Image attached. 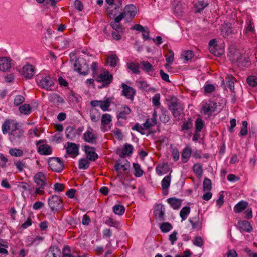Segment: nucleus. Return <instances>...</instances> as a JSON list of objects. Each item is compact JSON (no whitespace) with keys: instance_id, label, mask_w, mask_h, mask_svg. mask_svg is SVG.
I'll return each instance as SVG.
<instances>
[{"instance_id":"49","label":"nucleus","mask_w":257,"mask_h":257,"mask_svg":"<svg viewBox=\"0 0 257 257\" xmlns=\"http://www.w3.org/2000/svg\"><path fill=\"white\" fill-rule=\"evenodd\" d=\"M193 126L192 120L191 118L188 119L187 120H184L181 125V130H187Z\"/></svg>"},{"instance_id":"5","label":"nucleus","mask_w":257,"mask_h":257,"mask_svg":"<svg viewBox=\"0 0 257 257\" xmlns=\"http://www.w3.org/2000/svg\"><path fill=\"white\" fill-rule=\"evenodd\" d=\"M74 69L80 74L86 75L88 73L89 66L83 58H78L74 63Z\"/></svg>"},{"instance_id":"15","label":"nucleus","mask_w":257,"mask_h":257,"mask_svg":"<svg viewBox=\"0 0 257 257\" xmlns=\"http://www.w3.org/2000/svg\"><path fill=\"white\" fill-rule=\"evenodd\" d=\"M11 61L9 57H2L0 58V71L2 72L8 71L11 67Z\"/></svg>"},{"instance_id":"30","label":"nucleus","mask_w":257,"mask_h":257,"mask_svg":"<svg viewBox=\"0 0 257 257\" xmlns=\"http://www.w3.org/2000/svg\"><path fill=\"white\" fill-rule=\"evenodd\" d=\"M191 149L189 147H185L182 153L181 160L183 163H186L191 155Z\"/></svg>"},{"instance_id":"4","label":"nucleus","mask_w":257,"mask_h":257,"mask_svg":"<svg viewBox=\"0 0 257 257\" xmlns=\"http://www.w3.org/2000/svg\"><path fill=\"white\" fill-rule=\"evenodd\" d=\"M93 78L98 82L102 83V87H108L113 80V76L108 71H105L100 74H94Z\"/></svg>"},{"instance_id":"46","label":"nucleus","mask_w":257,"mask_h":257,"mask_svg":"<svg viewBox=\"0 0 257 257\" xmlns=\"http://www.w3.org/2000/svg\"><path fill=\"white\" fill-rule=\"evenodd\" d=\"M203 191H210L212 188V183L210 179L205 178L203 182Z\"/></svg>"},{"instance_id":"1","label":"nucleus","mask_w":257,"mask_h":257,"mask_svg":"<svg viewBox=\"0 0 257 257\" xmlns=\"http://www.w3.org/2000/svg\"><path fill=\"white\" fill-rule=\"evenodd\" d=\"M36 82L41 88L52 91L54 87L55 79L49 75L39 74L37 76Z\"/></svg>"},{"instance_id":"13","label":"nucleus","mask_w":257,"mask_h":257,"mask_svg":"<svg viewBox=\"0 0 257 257\" xmlns=\"http://www.w3.org/2000/svg\"><path fill=\"white\" fill-rule=\"evenodd\" d=\"M84 151L86 154L87 160L95 161L98 158V155L95 152V148L86 145L84 147Z\"/></svg>"},{"instance_id":"57","label":"nucleus","mask_w":257,"mask_h":257,"mask_svg":"<svg viewBox=\"0 0 257 257\" xmlns=\"http://www.w3.org/2000/svg\"><path fill=\"white\" fill-rule=\"evenodd\" d=\"M113 133L114 134L115 137L119 140L122 139L123 135L121 131V130L118 128H115L112 131Z\"/></svg>"},{"instance_id":"3","label":"nucleus","mask_w":257,"mask_h":257,"mask_svg":"<svg viewBox=\"0 0 257 257\" xmlns=\"http://www.w3.org/2000/svg\"><path fill=\"white\" fill-rule=\"evenodd\" d=\"M137 13V8L133 4L126 5L123 11L117 16V19L122 20L125 19L126 21H130L135 16Z\"/></svg>"},{"instance_id":"19","label":"nucleus","mask_w":257,"mask_h":257,"mask_svg":"<svg viewBox=\"0 0 257 257\" xmlns=\"http://www.w3.org/2000/svg\"><path fill=\"white\" fill-rule=\"evenodd\" d=\"M117 17H116L114 19V21H111L110 22V26L112 28L115 30L114 32H118L119 33H124L125 28L123 25L119 24V22L121 21V20H117Z\"/></svg>"},{"instance_id":"63","label":"nucleus","mask_w":257,"mask_h":257,"mask_svg":"<svg viewBox=\"0 0 257 257\" xmlns=\"http://www.w3.org/2000/svg\"><path fill=\"white\" fill-rule=\"evenodd\" d=\"M54 190L55 191L61 192L64 190L65 186L63 184L56 183L54 185Z\"/></svg>"},{"instance_id":"22","label":"nucleus","mask_w":257,"mask_h":257,"mask_svg":"<svg viewBox=\"0 0 257 257\" xmlns=\"http://www.w3.org/2000/svg\"><path fill=\"white\" fill-rule=\"evenodd\" d=\"M61 250L56 246H51L45 257H60Z\"/></svg>"},{"instance_id":"36","label":"nucleus","mask_w":257,"mask_h":257,"mask_svg":"<svg viewBox=\"0 0 257 257\" xmlns=\"http://www.w3.org/2000/svg\"><path fill=\"white\" fill-rule=\"evenodd\" d=\"M171 182V173L166 176L162 180L161 186L163 190L167 189L170 186Z\"/></svg>"},{"instance_id":"40","label":"nucleus","mask_w":257,"mask_h":257,"mask_svg":"<svg viewBox=\"0 0 257 257\" xmlns=\"http://www.w3.org/2000/svg\"><path fill=\"white\" fill-rule=\"evenodd\" d=\"M199 215L197 217H195L189 219V221L191 223L192 227L193 229L200 228L201 227V223L199 221L198 219Z\"/></svg>"},{"instance_id":"11","label":"nucleus","mask_w":257,"mask_h":257,"mask_svg":"<svg viewBox=\"0 0 257 257\" xmlns=\"http://www.w3.org/2000/svg\"><path fill=\"white\" fill-rule=\"evenodd\" d=\"M120 87L122 88L121 95L128 99L133 100L136 94L135 89L124 83L121 84Z\"/></svg>"},{"instance_id":"14","label":"nucleus","mask_w":257,"mask_h":257,"mask_svg":"<svg viewBox=\"0 0 257 257\" xmlns=\"http://www.w3.org/2000/svg\"><path fill=\"white\" fill-rule=\"evenodd\" d=\"M66 151L72 158H75L79 154V146L74 143L67 142Z\"/></svg>"},{"instance_id":"34","label":"nucleus","mask_w":257,"mask_h":257,"mask_svg":"<svg viewBox=\"0 0 257 257\" xmlns=\"http://www.w3.org/2000/svg\"><path fill=\"white\" fill-rule=\"evenodd\" d=\"M168 168V166L167 164H159L157 166L156 171L159 175H161L167 173V170Z\"/></svg>"},{"instance_id":"43","label":"nucleus","mask_w":257,"mask_h":257,"mask_svg":"<svg viewBox=\"0 0 257 257\" xmlns=\"http://www.w3.org/2000/svg\"><path fill=\"white\" fill-rule=\"evenodd\" d=\"M193 170L197 177H200L203 173L202 166L199 164H195L193 166Z\"/></svg>"},{"instance_id":"7","label":"nucleus","mask_w":257,"mask_h":257,"mask_svg":"<svg viewBox=\"0 0 257 257\" xmlns=\"http://www.w3.org/2000/svg\"><path fill=\"white\" fill-rule=\"evenodd\" d=\"M48 163L51 169L56 172H61L64 167L63 161L58 157L50 158Z\"/></svg>"},{"instance_id":"32","label":"nucleus","mask_w":257,"mask_h":257,"mask_svg":"<svg viewBox=\"0 0 257 257\" xmlns=\"http://www.w3.org/2000/svg\"><path fill=\"white\" fill-rule=\"evenodd\" d=\"M127 68L132 71L133 74H139L140 73L139 65L133 62L126 63Z\"/></svg>"},{"instance_id":"12","label":"nucleus","mask_w":257,"mask_h":257,"mask_svg":"<svg viewBox=\"0 0 257 257\" xmlns=\"http://www.w3.org/2000/svg\"><path fill=\"white\" fill-rule=\"evenodd\" d=\"M45 142V140H40L36 142V145L38 148V152L41 155H50L52 153V149L50 146L47 144H41Z\"/></svg>"},{"instance_id":"38","label":"nucleus","mask_w":257,"mask_h":257,"mask_svg":"<svg viewBox=\"0 0 257 257\" xmlns=\"http://www.w3.org/2000/svg\"><path fill=\"white\" fill-rule=\"evenodd\" d=\"M125 209V207L120 204H116L113 207V212L117 215H122L124 214Z\"/></svg>"},{"instance_id":"18","label":"nucleus","mask_w":257,"mask_h":257,"mask_svg":"<svg viewBox=\"0 0 257 257\" xmlns=\"http://www.w3.org/2000/svg\"><path fill=\"white\" fill-rule=\"evenodd\" d=\"M237 227L240 230L250 233L252 230V226L248 221L241 220L237 222Z\"/></svg>"},{"instance_id":"37","label":"nucleus","mask_w":257,"mask_h":257,"mask_svg":"<svg viewBox=\"0 0 257 257\" xmlns=\"http://www.w3.org/2000/svg\"><path fill=\"white\" fill-rule=\"evenodd\" d=\"M119 59L116 55H111L107 58V63L112 67H114L116 66L118 62Z\"/></svg>"},{"instance_id":"42","label":"nucleus","mask_w":257,"mask_h":257,"mask_svg":"<svg viewBox=\"0 0 257 257\" xmlns=\"http://www.w3.org/2000/svg\"><path fill=\"white\" fill-rule=\"evenodd\" d=\"M190 213V208L188 206H185L182 208L180 211V216L182 220H185L187 216Z\"/></svg>"},{"instance_id":"6","label":"nucleus","mask_w":257,"mask_h":257,"mask_svg":"<svg viewBox=\"0 0 257 257\" xmlns=\"http://www.w3.org/2000/svg\"><path fill=\"white\" fill-rule=\"evenodd\" d=\"M230 59L233 62H236L239 67H246L250 64L249 58L237 51L234 53Z\"/></svg>"},{"instance_id":"48","label":"nucleus","mask_w":257,"mask_h":257,"mask_svg":"<svg viewBox=\"0 0 257 257\" xmlns=\"http://www.w3.org/2000/svg\"><path fill=\"white\" fill-rule=\"evenodd\" d=\"M66 137L68 139L72 140L75 137V129L71 126L66 128L65 130Z\"/></svg>"},{"instance_id":"21","label":"nucleus","mask_w":257,"mask_h":257,"mask_svg":"<svg viewBox=\"0 0 257 257\" xmlns=\"http://www.w3.org/2000/svg\"><path fill=\"white\" fill-rule=\"evenodd\" d=\"M84 140L85 142L94 144L96 143V136L91 131L87 130L84 134Z\"/></svg>"},{"instance_id":"2","label":"nucleus","mask_w":257,"mask_h":257,"mask_svg":"<svg viewBox=\"0 0 257 257\" xmlns=\"http://www.w3.org/2000/svg\"><path fill=\"white\" fill-rule=\"evenodd\" d=\"M2 130L3 134H8L9 139L12 142L15 141L16 121L12 119H6L2 124Z\"/></svg>"},{"instance_id":"33","label":"nucleus","mask_w":257,"mask_h":257,"mask_svg":"<svg viewBox=\"0 0 257 257\" xmlns=\"http://www.w3.org/2000/svg\"><path fill=\"white\" fill-rule=\"evenodd\" d=\"M19 110L21 114L29 115L31 113L32 108L29 104H24L19 106Z\"/></svg>"},{"instance_id":"61","label":"nucleus","mask_w":257,"mask_h":257,"mask_svg":"<svg viewBox=\"0 0 257 257\" xmlns=\"http://www.w3.org/2000/svg\"><path fill=\"white\" fill-rule=\"evenodd\" d=\"M193 244L198 247H201L203 244L202 238L200 236H196L193 241Z\"/></svg>"},{"instance_id":"53","label":"nucleus","mask_w":257,"mask_h":257,"mask_svg":"<svg viewBox=\"0 0 257 257\" xmlns=\"http://www.w3.org/2000/svg\"><path fill=\"white\" fill-rule=\"evenodd\" d=\"M157 124V121L152 119L148 118L146 120L144 123L142 124L143 127L145 128H149L152 126H155Z\"/></svg>"},{"instance_id":"20","label":"nucleus","mask_w":257,"mask_h":257,"mask_svg":"<svg viewBox=\"0 0 257 257\" xmlns=\"http://www.w3.org/2000/svg\"><path fill=\"white\" fill-rule=\"evenodd\" d=\"M131 110L130 108L127 105H123L121 107L120 110L117 114V118L118 119H126L127 116L130 114Z\"/></svg>"},{"instance_id":"50","label":"nucleus","mask_w":257,"mask_h":257,"mask_svg":"<svg viewBox=\"0 0 257 257\" xmlns=\"http://www.w3.org/2000/svg\"><path fill=\"white\" fill-rule=\"evenodd\" d=\"M204 126V123L200 118H197L196 119L195 123V132L196 133L200 132L202 128Z\"/></svg>"},{"instance_id":"44","label":"nucleus","mask_w":257,"mask_h":257,"mask_svg":"<svg viewBox=\"0 0 257 257\" xmlns=\"http://www.w3.org/2000/svg\"><path fill=\"white\" fill-rule=\"evenodd\" d=\"M130 165L128 164L121 165L119 163H116L114 168L118 173H121V170L125 172L128 170Z\"/></svg>"},{"instance_id":"26","label":"nucleus","mask_w":257,"mask_h":257,"mask_svg":"<svg viewBox=\"0 0 257 257\" xmlns=\"http://www.w3.org/2000/svg\"><path fill=\"white\" fill-rule=\"evenodd\" d=\"M167 202L174 209H178L181 205V200L175 197L168 198L167 199Z\"/></svg>"},{"instance_id":"27","label":"nucleus","mask_w":257,"mask_h":257,"mask_svg":"<svg viewBox=\"0 0 257 257\" xmlns=\"http://www.w3.org/2000/svg\"><path fill=\"white\" fill-rule=\"evenodd\" d=\"M49 100L50 102L59 105L64 102V100L60 95L57 94H52L49 97Z\"/></svg>"},{"instance_id":"8","label":"nucleus","mask_w":257,"mask_h":257,"mask_svg":"<svg viewBox=\"0 0 257 257\" xmlns=\"http://www.w3.org/2000/svg\"><path fill=\"white\" fill-rule=\"evenodd\" d=\"M49 207L52 211H57L63 207L62 199L58 195H52L48 200Z\"/></svg>"},{"instance_id":"54","label":"nucleus","mask_w":257,"mask_h":257,"mask_svg":"<svg viewBox=\"0 0 257 257\" xmlns=\"http://www.w3.org/2000/svg\"><path fill=\"white\" fill-rule=\"evenodd\" d=\"M248 84L252 87L257 86V77L254 76H250L247 79Z\"/></svg>"},{"instance_id":"29","label":"nucleus","mask_w":257,"mask_h":257,"mask_svg":"<svg viewBox=\"0 0 257 257\" xmlns=\"http://www.w3.org/2000/svg\"><path fill=\"white\" fill-rule=\"evenodd\" d=\"M160 121L163 123H166L170 120L169 112L164 108L161 109V114L159 116Z\"/></svg>"},{"instance_id":"51","label":"nucleus","mask_w":257,"mask_h":257,"mask_svg":"<svg viewBox=\"0 0 257 257\" xmlns=\"http://www.w3.org/2000/svg\"><path fill=\"white\" fill-rule=\"evenodd\" d=\"M112 121L111 116L110 114L106 113L102 115L101 117L102 125H106L108 124Z\"/></svg>"},{"instance_id":"10","label":"nucleus","mask_w":257,"mask_h":257,"mask_svg":"<svg viewBox=\"0 0 257 257\" xmlns=\"http://www.w3.org/2000/svg\"><path fill=\"white\" fill-rule=\"evenodd\" d=\"M36 72L35 68L32 65L27 64L19 71L20 74L27 79H31Z\"/></svg>"},{"instance_id":"35","label":"nucleus","mask_w":257,"mask_h":257,"mask_svg":"<svg viewBox=\"0 0 257 257\" xmlns=\"http://www.w3.org/2000/svg\"><path fill=\"white\" fill-rule=\"evenodd\" d=\"M112 99L111 98H106L104 101H101L100 107L103 111L108 110V108L110 106Z\"/></svg>"},{"instance_id":"58","label":"nucleus","mask_w":257,"mask_h":257,"mask_svg":"<svg viewBox=\"0 0 257 257\" xmlns=\"http://www.w3.org/2000/svg\"><path fill=\"white\" fill-rule=\"evenodd\" d=\"M194 54L193 52L191 50H188L184 52L183 56L186 61H188L192 58Z\"/></svg>"},{"instance_id":"16","label":"nucleus","mask_w":257,"mask_h":257,"mask_svg":"<svg viewBox=\"0 0 257 257\" xmlns=\"http://www.w3.org/2000/svg\"><path fill=\"white\" fill-rule=\"evenodd\" d=\"M154 214L156 218L159 219L160 221L164 220L165 208L162 204H157L154 208Z\"/></svg>"},{"instance_id":"24","label":"nucleus","mask_w":257,"mask_h":257,"mask_svg":"<svg viewBox=\"0 0 257 257\" xmlns=\"http://www.w3.org/2000/svg\"><path fill=\"white\" fill-rule=\"evenodd\" d=\"M133 150V147L132 145L128 143H125L122 148L121 153L119 154L120 158H124L126 155L129 156L131 155Z\"/></svg>"},{"instance_id":"25","label":"nucleus","mask_w":257,"mask_h":257,"mask_svg":"<svg viewBox=\"0 0 257 257\" xmlns=\"http://www.w3.org/2000/svg\"><path fill=\"white\" fill-rule=\"evenodd\" d=\"M225 80L227 87L231 92L234 90V82L236 81V78L231 74H227L225 78Z\"/></svg>"},{"instance_id":"23","label":"nucleus","mask_w":257,"mask_h":257,"mask_svg":"<svg viewBox=\"0 0 257 257\" xmlns=\"http://www.w3.org/2000/svg\"><path fill=\"white\" fill-rule=\"evenodd\" d=\"M248 205L247 202L241 201L234 207V212L235 213H239L245 210Z\"/></svg>"},{"instance_id":"62","label":"nucleus","mask_w":257,"mask_h":257,"mask_svg":"<svg viewBox=\"0 0 257 257\" xmlns=\"http://www.w3.org/2000/svg\"><path fill=\"white\" fill-rule=\"evenodd\" d=\"M247 27L246 28V31L247 32H254V29L253 27V23L251 19H248L246 21Z\"/></svg>"},{"instance_id":"9","label":"nucleus","mask_w":257,"mask_h":257,"mask_svg":"<svg viewBox=\"0 0 257 257\" xmlns=\"http://www.w3.org/2000/svg\"><path fill=\"white\" fill-rule=\"evenodd\" d=\"M216 103L210 100H208L203 104L202 108V112L204 115H211L216 111Z\"/></svg>"},{"instance_id":"28","label":"nucleus","mask_w":257,"mask_h":257,"mask_svg":"<svg viewBox=\"0 0 257 257\" xmlns=\"http://www.w3.org/2000/svg\"><path fill=\"white\" fill-rule=\"evenodd\" d=\"M140 65L142 69L148 74H149L150 72H152L154 70L152 65L148 61H141Z\"/></svg>"},{"instance_id":"39","label":"nucleus","mask_w":257,"mask_h":257,"mask_svg":"<svg viewBox=\"0 0 257 257\" xmlns=\"http://www.w3.org/2000/svg\"><path fill=\"white\" fill-rule=\"evenodd\" d=\"M133 168L134 169V175L137 177H140L143 174L144 171L141 168L140 165L138 163H133Z\"/></svg>"},{"instance_id":"17","label":"nucleus","mask_w":257,"mask_h":257,"mask_svg":"<svg viewBox=\"0 0 257 257\" xmlns=\"http://www.w3.org/2000/svg\"><path fill=\"white\" fill-rule=\"evenodd\" d=\"M34 182L38 186H46L47 179L45 174L42 172L37 173L34 177Z\"/></svg>"},{"instance_id":"60","label":"nucleus","mask_w":257,"mask_h":257,"mask_svg":"<svg viewBox=\"0 0 257 257\" xmlns=\"http://www.w3.org/2000/svg\"><path fill=\"white\" fill-rule=\"evenodd\" d=\"M178 233L176 231H174L169 237V240L171 242L172 245L174 244L176 241L177 240V235Z\"/></svg>"},{"instance_id":"59","label":"nucleus","mask_w":257,"mask_h":257,"mask_svg":"<svg viewBox=\"0 0 257 257\" xmlns=\"http://www.w3.org/2000/svg\"><path fill=\"white\" fill-rule=\"evenodd\" d=\"M166 61L168 63H172L174 61V53L173 51L169 50L166 56Z\"/></svg>"},{"instance_id":"55","label":"nucleus","mask_w":257,"mask_h":257,"mask_svg":"<svg viewBox=\"0 0 257 257\" xmlns=\"http://www.w3.org/2000/svg\"><path fill=\"white\" fill-rule=\"evenodd\" d=\"M215 89V87L213 84H206L204 87V93L209 94L213 92Z\"/></svg>"},{"instance_id":"56","label":"nucleus","mask_w":257,"mask_h":257,"mask_svg":"<svg viewBox=\"0 0 257 257\" xmlns=\"http://www.w3.org/2000/svg\"><path fill=\"white\" fill-rule=\"evenodd\" d=\"M160 94L159 93L156 94L152 98L153 104L155 106H159L160 105Z\"/></svg>"},{"instance_id":"41","label":"nucleus","mask_w":257,"mask_h":257,"mask_svg":"<svg viewBox=\"0 0 257 257\" xmlns=\"http://www.w3.org/2000/svg\"><path fill=\"white\" fill-rule=\"evenodd\" d=\"M100 113L97 109H92L90 111V118L92 121L97 122L100 118Z\"/></svg>"},{"instance_id":"52","label":"nucleus","mask_w":257,"mask_h":257,"mask_svg":"<svg viewBox=\"0 0 257 257\" xmlns=\"http://www.w3.org/2000/svg\"><path fill=\"white\" fill-rule=\"evenodd\" d=\"M242 127L239 133V135L241 137L246 136L247 134V126L248 123L246 121H243L242 122Z\"/></svg>"},{"instance_id":"47","label":"nucleus","mask_w":257,"mask_h":257,"mask_svg":"<svg viewBox=\"0 0 257 257\" xmlns=\"http://www.w3.org/2000/svg\"><path fill=\"white\" fill-rule=\"evenodd\" d=\"M172 228V225L169 222H164L160 225V229L163 233H167L170 231Z\"/></svg>"},{"instance_id":"64","label":"nucleus","mask_w":257,"mask_h":257,"mask_svg":"<svg viewBox=\"0 0 257 257\" xmlns=\"http://www.w3.org/2000/svg\"><path fill=\"white\" fill-rule=\"evenodd\" d=\"M74 6L76 9L79 11H82L84 8L82 3L80 0H75L74 2Z\"/></svg>"},{"instance_id":"45","label":"nucleus","mask_w":257,"mask_h":257,"mask_svg":"<svg viewBox=\"0 0 257 257\" xmlns=\"http://www.w3.org/2000/svg\"><path fill=\"white\" fill-rule=\"evenodd\" d=\"M90 162L89 161L85 158L81 159L79 161V168L80 169H87L89 168Z\"/></svg>"},{"instance_id":"31","label":"nucleus","mask_w":257,"mask_h":257,"mask_svg":"<svg viewBox=\"0 0 257 257\" xmlns=\"http://www.w3.org/2000/svg\"><path fill=\"white\" fill-rule=\"evenodd\" d=\"M208 5L209 3L207 1L202 0L198 1L194 5L195 8H196V12L200 13Z\"/></svg>"}]
</instances>
